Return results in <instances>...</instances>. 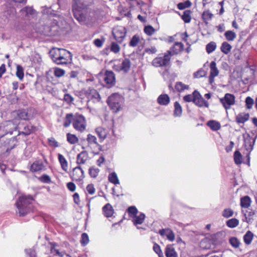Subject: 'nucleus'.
<instances>
[{
    "mask_svg": "<svg viewBox=\"0 0 257 257\" xmlns=\"http://www.w3.org/2000/svg\"><path fill=\"white\" fill-rule=\"evenodd\" d=\"M49 53L53 62L58 65L67 64L72 60L71 53L64 49L53 48Z\"/></svg>",
    "mask_w": 257,
    "mask_h": 257,
    "instance_id": "f257e3e1",
    "label": "nucleus"
},
{
    "mask_svg": "<svg viewBox=\"0 0 257 257\" xmlns=\"http://www.w3.org/2000/svg\"><path fill=\"white\" fill-rule=\"evenodd\" d=\"M32 201L33 198L30 196L19 197L16 204L20 216H24L30 211Z\"/></svg>",
    "mask_w": 257,
    "mask_h": 257,
    "instance_id": "f03ea898",
    "label": "nucleus"
},
{
    "mask_svg": "<svg viewBox=\"0 0 257 257\" xmlns=\"http://www.w3.org/2000/svg\"><path fill=\"white\" fill-rule=\"evenodd\" d=\"M123 97L118 93H113L108 97L107 102L111 110L114 112L119 111L123 102Z\"/></svg>",
    "mask_w": 257,
    "mask_h": 257,
    "instance_id": "7ed1b4c3",
    "label": "nucleus"
},
{
    "mask_svg": "<svg viewBox=\"0 0 257 257\" xmlns=\"http://www.w3.org/2000/svg\"><path fill=\"white\" fill-rule=\"evenodd\" d=\"M131 62L130 59L125 58L122 62L118 61H114L112 68L117 72H122L123 73H127L130 70Z\"/></svg>",
    "mask_w": 257,
    "mask_h": 257,
    "instance_id": "20e7f679",
    "label": "nucleus"
},
{
    "mask_svg": "<svg viewBox=\"0 0 257 257\" xmlns=\"http://www.w3.org/2000/svg\"><path fill=\"white\" fill-rule=\"evenodd\" d=\"M73 126L76 130L80 132H83L86 126L84 116L81 114H76L73 118Z\"/></svg>",
    "mask_w": 257,
    "mask_h": 257,
    "instance_id": "39448f33",
    "label": "nucleus"
},
{
    "mask_svg": "<svg viewBox=\"0 0 257 257\" xmlns=\"http://www.w3.org/2000/svg\"><path fill=\"white\" fill-rule=\"evenodd\" d=\"M126 29L124 27L117 26L112 30V35L115 40L118 43H121L126 36Z\"/></svg>",
    "mask_w": 257,
    "mask_h": 257,
    "instance_id": "423d86ee",
    "label": "nucleus"
},
{
    "mask_svg": "<svg viewBox=\"0 0 257 257\" xmlns=\"http://www.w3.org/2000/svg\"><path fill=\"white\" fill-rule=\"evenodd\" d=\"M220 103L226 109H229L235 103V96L230 93H226L223 97L220 98Z\"/></svg>",
    "mask_w": 257,
    "mask_h": 257,
    "instance_id": "0eeeda50",
    "label": "nucleus"
},
{
    "mask_svg": "<svg viewBox=\"0 0 257 257\" xmlns=\"http://www.w3.org/2000/svg\"><path fill=\"white\" fill-rule=\"evenodd\" d=\"M170 54H166L163 57L155 58L152 61V64L156 67L166 66L170 64Z\"/></svg>",
    "mask_w": 257,
    "mask_h": 257,
    "instance_id": "6e6552de",
    "label": "nucleus"
},
{
    "mask_svg": "<svg viewBox=\"0 0 257 257\" xmlns=\"http://www.w3.org/2000/svg\"><path fill=\"white\" fill-rule=\"evenodd\" d=\"M104 85L107 88L114 86L115 83V77L114 73L111 71L106 70L104 73Z\"/></svg>",
    "mask_w": 257,
    "mask_h": 257,
    "instance_id": "1a4fd4ad",
    "label": "nucleus"
},
{
    "mask_svg": "<svg viewBox=\"0 0 257 257\" xmlns=\"http://www.w3.org/2000/svg\"><path fill=\"white\" fill-rule=\"evenodd\" d=\"M194 100L193 103L199 107H205L208 108L209 107L208 102L206 101L201 95L200 93L197 90L193 92Z\"/></svg>",
    "mask_w": 257,
    "mask_h": 257,
    "instance_id": "9d476101",
    "label": "nucleus"
},
{
    "mask_svg": "<svg viewBox=\"0 0 257 257\" xmlns=\"http://www.w3.org/2000/svg\"><path fill=\"white\" fill-rule=\"evenodd\" d=\"M85 95L89 99L94 102H99L100 100V96L96 90L88 88L84 92Z\"/></svg>",
    "mask_w": 257,
    "mask_h": 257,
    "instance_id": "9b49d317",
    "label": "nucleus"
},
{
    "mask_svg": "<svg viewBox=\"0 0 257 257\" xmlns=\"http://www.w3.org/2000/svg\"><path fill=\"white\" fill-rule=\"evenodd\" d=\"M22 15L27 20H30L37 16L36 11L30 6H26L21 10Z\"/></svg>",
    "mask_w": 257,
    "mask_h": 257,
    "instance_id": "f8f14e48",
    "label": "nucleus"
},
{
    "mask_svg": "<svg viewBox=\"0 0 257 257\" xmlns=\"http://www.w3.org/2000/svg\"><path fill=\"white\" fill-rule=\"evenodd\" d=\"M159 233L162 237H166L168 240L171 242L174 241L175 240V234L173 230L169 228L160 229L159 231Z\"/></svg>",
    "mask_w": 257,
    "mask_h": 257,
    "instance_id": "ddd939ff",
    "label": "nucleus"
},
{
    "mask_svg": "<svg viewBox=\"0 0 257 257\" xmlns=\"http://www.w3.org/2000/svg\"><path fill=\"white\" fill-rule=\"evenodd\" d=\"M210 75L209 77V82L212 84L214 82V78L219 74V71L216 67V64L214 61H212L210 64Z\"/></svg>",
    "mask_w": 257,
    "mask_h": 257,
    "instance_id": "4468645a",
    "label": "nucleus"
},
{
    "mask_svg": "<svg viewBox=\"0 0 257 257\" xmlns=\"http://www.w3.org/2000/svg\"><path fill=\"white\" fill-rule=\"evenodd\" d=\"M83 9H84L74 6L72 7L74 17L80 23H83L85 21V17L81 12Z\"/></svg>",
    "mask_w": 257,
    "mask_h": 257,
    "instance_id": "2eb2a0df",
    "label": "nucleus"
},
{
    "mask_svg": "<svg viewBox=\"0 0 257 257\" xmlns=\"http://www.w3.org/2000/svg\"><path fill=\"white\" fill-rule=\"evenodd\" d=\"M71 177L75 181H80L84 178V171L80 166L73 169Z\"/></svg>",
    "mask_w": 257,
    "mask_h": 257,
    "instance_id": "dca6fc26",
    "label": "nucleus"
},
{
    "mask_svg": "<svg viewBox=\"0 0 257 257\" xmlns=\"http://www.w3.org/2000/svg\"><path fill=\"white\" fill-rule=\"evenodd\" d=\"M3 9L5 15L7 18H11L15 16L16 15V10L13 7L10 6L9 4H6L3 6Z\"/></svg>",
    "mask_w": 257,
    "mask_h": 257,
    "instance_id": "f3484780",
    "label": "nucleus"
},
{
    "mask_svg": "<svg viewBox=\"0 0 257 257\" xmlns=\"http://www.w3.org/2000/svg\"><path fill=\"white\" fill-rule=\"evenodd\" d=\"M183 48L184 45L181 42H176L167 54H170V56L177 54L183 50Z\"/></svg>",
    "mask_w": 257,
    "mask_h": 257,
    "instance_id": "a211bd4d",
    "label": "nucleus"
},
{
    "mask_svg": "<svg viewBox=\"0 0 257 257\" xmlns=\"http://www.w3.org/2000/svg\"><path fill=\"white\" fill-rule=\"evenodd\" d=\"M157 101L160 105L167 106L170 102V98L168 94H162L158 96Z\"/></svg>",
    "mask_w": 257,
    "mask_h": 257,
    "instance_id": "6ab92c4d",
    "label": "nucleus"
},
{
    "mask_svg": "<svg viewBox=\"0 0 257 257\" xmlns=\"http://www.w3.org/2000/svg\"><path fill=\"white\" fill-rule=\"evenodd\" d=\"M95 132L97 134L99 141L100 143L102 142L106 138L107 131L104 128L99 126L95 128Z\"/></svg>",
    "mask_w": 257,
    "mask_h": 257,
    "instance_id": "aec40b11",
    "label": "nucleus"
},
{
    "mask_svg": "<svg viewBox=\"0 0 257 257\" xmlns=\"http://www.w3.org/2000/svg\"><path fill=\"white\" fill-rule=\"evenodd\" d=\"M92 2L93 0H74L73 6L85 9Z\"/></svg>",
    "mask_w": 257,
    "mask_h": 257,
    "instance_id": "412c9836",
    "label": "nucleus"
},
{
    "mask_svg": "<svg viewBox=\"0 0 257 257\" xmlns=\"http://www.w3.org/2000/svg\"><path fill=\"white\" fill-rule=\"evenodd\" d=\"M255 141V138L252 139L249 136L244 139V146L247 151L251 152L252 150Z\"/></svg>",
    "mask_w": 257,
    "mask_h": 257,
    "instance_id": "4be33fe9",
    "label": "nucleus"
},
{
    "mask_svg": "<svg viewBox=\"0 0 257 257\" xmlns=\"http://www.w3.org/2000/svg\"><path fill=\"white\" fill-rule=\"evenodd\" d=\"M44 167L41 161H36L31 165L30 170L32 172H38L43 170Z\"/></svg>",
    "mask_w": 257,
    "mask_h": 257,
    "instance_id": "5701e85b",
    "label": "nucleus"
},
{
    "mask_svg": "<svg viewBox=\"0 0 257 257\" xmlns=\"http://www.w3.org/2000/svg\"><path fill=\"white\" fill-rule=\"evenodd\" d=\"M88 158V154L85 151H82L77 157V164L78 165L84 164Z\"/></svg>",
    "mask_w": 257,
    "mask_h": 257,
    "instance_id": "b1692460",
    "label": "nucleus"
},
{
    "mask_svg": "<svg viewBox=\"0 0 257 257\" xmlns=\"http://www.w3.org/2000/svg\"><path fill=\"white\" fill-rule=\"evenodd\" d=\"M249 114L246 113H240L235 117V120L237 123H244L249 119Z\"/></svg>",
    "mask_w": 257,
    "mask_h": 257,
    "instance_id": "393cba45",
    "label": "nucleus"
},
{
    "mask_svg": "<svg viewBox=\"0 0 257 257\" xmlns=\"http://www.w3.org/2000/svg\"><path fill=\"white\" fill-rule=\"evenodd\" d=\"M166 257H178V254L172 245H167L165 249Z\"/></svg>",
    "mask_w": 257,
    "mask_h": 257,
    "instance_id": "a878e982",
    "label": "nucleus"
},
{
    "mask_svg": "<svg viewBox=\"0 0 257 257\" xmlns=\"http://www.w3.org/2000/svg\"><path fill=\"white\" fill-rule=\"evenodd\" d=\"M103 214L106 217H111L113 214V209L112 206L107 203L102 208Z\"/></svg>",
    "mask_w": 257,
    "mask_h": 257,
    "instance_id": "bb28decb",
    "label": "nucleus"
},
{
    "mask_svg": "<svg viewBox=\"0 0 257 257\" xmlns=\"http://www.w3.org/2000/svg\"><path fill=\"white\" fill-rule=\"evenodd\" d=\"M58 159L62 169L64 171L67 172L68 170V163L65 157L62 154H58Z\"/></svg>",
    "mask_w": 257,
    "mask_h": 257,
    "instance_id": "cd10ccee",
    "label": "nucleus"
},
{
    "mask_svg": "<svg viewBox=\"0 0 257 257\" xmlns=\"http://www.w3.org/2000/svg\"><path fill=\"white\" fill-rule=\"evenodd\" d=\"M86 141L89 146H99L97 141L96 137L91 134H89L87 135Z\"/></svg>",
    "mask_w": 257,
    "mask_h": 257,
    "instance_id": "c85d7f7f",
    "label": "nucleus"
},
{
    "mask_svg": "<svg viewBox=\"0 0 257 257\" xmlns=\"http://www.w3.org/2000/svg\"><path fill=\"white\" fill-rule=\"evenodd\" d=\"M142 40V39L141 38L139 35H135L131 39L129 46L132 47H137L141 42Z\"/></svg>",
    "mask_w": 257,
    "mask_h": 257,
    "instance_id": "c756f323",
    "label": "nucleus"
},
{
    "mask_svg": "<svg viewBox=\"0 0 257 257\" xmlns=\"http://www.w3.org/2000/svg\"><path fill=\"white\" fill-rule=\"evenodd\" d=\"M208 126L212 131H216L219 130L221 127L220 123L215 120H209L207 123Z\"/></svg>",
    "mask_w": 257,
    "mask_h": 257,
    "instance_id": "7c9ffc66",
    "label": "nucleus"
},
{
    "mask_svg": "<svg viewBox=\"0 0 257 257\" xmlns=\"http://www.w3.org/2000/svg\"><path fill=\"white\" fill-rule=\"evenodd\" d=\"M182 113V108L180 103L176 101L174 103V110L173 115L175 117H180Z\"/></svg>",
    "mask_w": 257,
    "mask_h": 257,
    "instance_id": "2f4dec72",
    "label": "nucleus"
},
{
    "mask_svg": "<svg viewBox=\"0 0 257 257\" xmlns=\"http://www.w3.org/2000/svg\"><path fill=\"white\" fill-rule=\"evenodd\" d=\"M145 218V214L141 213L139 215L135 216L133 221L135 225L141 224L143 223Z\"/></svg>",
    "mask_w": 257,
    "mask_h": 257,
    "instance_id": "473e14b6",
    "label": "nucleus"
},
{
    "mask_svg": "<svg viewBox=\"0 0 257 257\" xmlns=\"http://www.w3.org/2000/svg\"><path fill=\"white\" fill-rule=\"evenodd\" d=\"M231 46L226 42L222 43L220 50L221 51L225 54H228L231 51Z\"/></svg>",
    "mask_w": 257,
    "mask_h": 257,
    "instance_id": "72a5a7b5",
    "label": "nucleus"
},
{
    "mask_svg": "<svg viewBox=\"0 0 257 257\" xmlns=\"http://www.w3.org/2000/svg\"><path fill=\"white\" fill-rule=\"evenodd\" d=\"M253 234L250 231H247L243 236L244 243L247 244H250L252 240Z\"/></svg>",
    "mask_w": 257,
    "mask_h": 257,
    "instance_id": "f704fd0d",
    "label": "nucleus"
},
{
    "mask_svg": "<svg viewBox=\"0 0 257 257\" xmlns=\"http://www.w3.org/2000/svg\"><path fill=\"white\" fill-rule=\"evenodd\" d=\"M251 200L248 196H244L240 200V205L242 208H247L250 205Z\"/></svg>",
    "mask_w": 257,
    "mask_h": 257,
    "instance_id": "c9c22d12",
    "label": "nucleus"
},
{
    "mask_svg": "<svg viewBox=\"0 0 257 257\" xmlns=\"http://www.w3.org/2000/svg\"><path fill=\"white\" fill-rule=\"evenodd\" d=\"M224 36L227 41H233L236 38V35L232 31L228 30L225 32Z\"/></svg>",
    "mask_w": 257,
    "mask_h": 257,
    "instance_id": "e433bc0d",
    "label": "nucleus"
},
{
    "mask_svg": "<svg viewBox=\"0 0 257 257\" xmlns=\"http://www.w3.org/2000/svg\"><path fill=\"white\" fill-rule=\"evenodd\" d=\"M108 180L110 182L116 185L119 184V181L115 172H112L109 174L108 177Z\"/></svg>",
    "mask_w": 257,
    "mask_h": 257,
    "instance_id": "4c0bfd02",
    "label": "nucleus"
},
{
    "mask_svg": "<svg viewBox=\"0 0 257 257\" xmlns=\"http://www.w3.org/2000/svg\"><path fill=\"white\" fill-rule=\"evenodd\" d=\"M67 141L70 144L74 145L78 142V139L75 135L68 133L67 134Z\"/></svg>",
    "mask_w": 257,
    "mask_h": 257,
    "instance_id": "58836bf2",
    "label": "nucleus"
},
{
    "mask_svg": "<svg viewBox=\"0 0 257 257\" xmlns=\"http://www.w3.org/2000/svg\"><path fill=\"white\" fill-rule=\"evenodd\" d=\"M239 220L236 218H231L228 220L226 222V225L231 228H234L238 225Z\"/></svg>",
    "mask_w": 257,
    "mask_h": 257,
    "instance_id": "ea45409f",
    "label": "nucleus"
},
{
    "mask_svg": "<svg viewBox=\"0 0 257 257\" xmlns=\"http://www.w3.org/2000/svg\"><path fill=\"white\" fill-rule=\"evenodd\" d=\"M49 244L51 245V252L52 253L55 252L57 255H58L60 257L63 256L64 253L59 252V251L57 249L55 248V247L57 246V244L56 243L53 242H50Z\"/></svg>",
    "mask_w": 257,
    "mask_h": 257,
    "instance_id": "a19ab883",
    "label": "nucleus"
},
{
    "mask_svg": "<svg viewBox=\"0 0 257 257\" xmlns=\"http://www.w3.org/2000/svg\"><path fill=\"white\" fill-rule=\"evenodd\" d=\"M24 68L20 65L17 66L16 76L20 80H22L24 78Z\"/></svg>",
    "mask_w": 257,
    "mask_h": 257,
    "instance_id": "79ce46f5",
    "label": "nucleus"
},
{
    "mask_svg": "<svg viewBox=\"0 0 257 257\" xmlns=\"http://www.w3.org/2000/svg\"><path fill=\"white\" fill-rule=\"evenodd\" d=\"M234 161L236 164H240L242 162V155L238 151H235L234 153Z\"/></svg>",
    "mask_w": 257,
    "mask_h": 257,
    "instance_id": "37998d69",
    "label": "nucleus"
},
{
    "mask_svg": "<svg viewBox=\"0 0 257 257\" xmlns=\"http://www.w3.org/2000/svg\"><path fill=\"white\" fill-rule=\"evenodd\" d=\"M73 114L71 113H68L66 115L65 120L63 124L64 127H67L70 125L71 122H73Z\"/></svg>",
    "mask_w": 257,
    "mask_h": 257,
    "instance_id": "c03bdc74",
    "label": "nucleus"
},
{
    "mask_svg": "<svg viewBox=\"0 0 257 257\" xmlns=\"http://www.w3.org/2000/svg\"><path fill=\"white\" fill-rule=\"evenodd\" d=\"M216 48V43L214 42H211L206 45V50L208 54H210L215 50Z\"/></svg>",
    "mask_w": 257,
    "mask_h": 257,
    "instance_id": "a18cd8bd",
    "label": "nucleus"
},
{
    "mask_svg": "<svg viewBox=\"0 0 257 257\" xmlns=\"http://www.w3.org/2000/svg\"><path fill=\"white\" fill-rule=\"evenodd\" d=\"M175 88L178 91L181 92L185 89H188L189 88V86L183 84L181 82H178L175 85Z\"/></svg>",
    "mask_w": 257,
    "mask_h": 257,
    "instance_id": "49530a36",
    "label": "nucleus"
},
{
    "mask_svg": "<svg viewBox=\"0 0 257 257\" xmlns=\"http://www.w3.org/2000/svg\"><path fill=\"white\" fill-rule=\"evenodd\" d=\"M233 211L230 208H226L223 210L222 215L224 218H228L233 216Z\"/></svg>",
    "mask_w": 257,
    "mask_h": 257,
    "instance_id": "de8ad7c7",
    "label": "nucleus"
},
{
    "mask_svg": "<svg viewBox=\"0 0 257 257\" xmlns=\"http://www.w3.org/2000/svg\"><path fill=\"white\" fill-rule=\"evenodd\" d=\"M65 71L64 70L56 67L54 69V74L57 77H61L64 75Z\"/></svg>",
    "mask_w": 257,
    "mask_h": 257,
    "instance_id": "09e8293b",
    "label": "nucleus"
},
{
    "mask_svg": "<svg viewBox=\"0 0 257 257\" xmlns=\"http://www.w3.org/2000/svg\"><path fill=\"white\" fill-rule=\"evenodd\" d=\"M144 31L147 35L152 36L155 33V30L152 26L148 25L145 27Z\"/></svg>",
    "mask_w": 257,
    "mask_h": 257,
    "instance_id": "8fccbe9b",
    "label": "nucleus"
},
{
    "mask_svg": "<svg viewBox=\"0 0 257 257\" xmlns=\"http://www.w3.org/2000/svg\"><path fill=\"white\" fill-rule=\"evenodd\" d=\"M153 250L158 255L159 257H164L160 246L157 243H155L154 244Z\"/></svg>",
    "mask_w": 257,
    "mask_h": 257,
    "instance_id": "3c124183",
    "label": "nucleus"
},
{
    "mask_svg": "<svg viewBox=\"0 0 257 257\" xmlns=\"http://www.w3.org/2000/svg\"><path fill=\"white\" fill-rule=\"evenodd\" d=\"M229 243L234 248L238 247L240 245V242L239 240L235 237H232L230 238Z\"/></svg>",
    "mask_w": 257,
    "mask_h": 257,
    "instance_id": "603ef678",
    "label": "nucleus"
},
{
    "mask_svg": "<svg viewBox=\"0 0 257 257\" xmlns=\"http://www.w3.org/2000/svg\"><path fill=\"white\" fill-rule=\"evenodd\" d=\"M182 19L185 23H189L191 20L190 11H185L182 16Z\"/></svg>",
    "mask_w": 257,
    "mask_h": 257,
    "instance_id": "864d4df0",
    "label": "nucleus"
},
{
    "mask_svg": "<svg viewBox=\"0 0 257 257\" xmlns=\"http://www.w3.org/2000/svg\"><path fill=\"white\" fill-rule=\"evenodd\" d=\"M191 5V2L190 1H187L185 3H179L177 5V7L179 10H184L186 8L190 7Z\"/></svg>",
    "mask_w": 257,
    "mask_h": 257,
    "instance_id": "5fc2aeb1",
    "label": "nucleus"
},
{
    "mask_svg": "<svg viewBox=\"0 0 257 257\" xmlns=\"http://www.w3.org/2000/svg\"><path fill=\"white\" fill-rule=\"evenodd\" d=\"M99 170L97 168L91 167L89 170V173L91 177L96 178L98 175Z\"/></svg>",
    "mask_w": 257,
    "mask_h": 257,
    "instance_id": "6e6d98bb",
    "label": "nucleus"
},
{
    "mask_svg": "<svg viewBox=\"0 0 257 257\" xmlns=\"http://www.w3.org/2000/svg\"><path fill=\"white\" fill-rule=\"evenodd\" d=\"M25 252L29 257H36V252L34 247L26 249Z\"/></svg>",
    "mask_w": 257,
    "mask_h": 257,
    "instance_id": "4d7b16f0",
    "label": "nucleus"
},
{
    "mask_svg": "<svg viewBox=\"0 0 257 257\" xmlns=\"http://www.w3.org/2000/svg\"><path fill=\"white\" fill-rule=\"evenodd\" d=\"M17 114L20 119L26 120L29 118L28 113L25 110H20L18 111Z\"/></svg>",
    "mask_w": 257,
    "mask_h": 257,
    "instance_id": "13d9d810",
    "label": "nucleus"
},
{
    "mask_svg": "<svg viewBox=\"0 0 257 257\" xmlns=\"http://www.w3.org/2000/svg\"><path fill=\"white\" fill-rule=\"evenodd\" d=\"M254 103L253 99L249 96H248L245 99V105L246 107L248 109L252 108V105Z\"/></svg>",
    "mask_w": 257,
    "mask_h": 257,
    "instance_id": "bf43d9fd",
    "label": "nucleus"
},
{
    "mask_svg": "<svg viewBox=\"0 0 257 257\" xmlns=\"http://www.w3.org/2000/svg\"><path fill=\"white\" fill-rule=\"evenodd\" d=\"M89 242V238L88 235L86 233H83L81 234V243L83 245L87 244Z\"/></svg>",
    "mask_w": 257,
    "mask_h": 257,
    "instance_id": "052dcab7",
    "label": "nucleus"
},
{
    "mask_svg": "<svg viewBox=\"0 0 257 257\" xmlns=\"http://www.w3.org/2000/svg\"><path fill=\"white\" fill-rule=\"evenodd\" d=\"M120 50V47L118 44L114 42H112L111 44L110 50L111 52L114 53H117L119 52Z\"/></svg>",
    "mask_w": 257,
    "mask_h": 257,
    "instance_id": "680f3d73",
    "label": "nucleus"
},
{
    "mask_svg": "<svg viewBox=\"0 0 257 257\" xmlns=\"http://www.w3.org/2000/svg\"><path fill=\"white\" fill-rule=\"evenodd\" d=\"M39 180L43 183H49L51 182V178L48 175L44 174L41 176Z\"/></svg>",
    "mask_w": 257,
    "mask_h": 257,
    "instance_id": "e2e57ef3",
    "label": "nucleus"
},
{
    "mask_svg": "<svg viewBox=\"0 0 257 257\" xmlns=\"http://www.w3.org/2000/svg\"><path fill=\"white\" fill-rule=\"evenodd\" d=\"M63 99L68 104H70L74 101L73 97L68 93L64 94Z\"/></svg>",
    "mask_w": 257,
    "mask_h": 257,
    "instance_id": "0e129e2a",
    "label": "nucleus"
},
{
    "mask_svg": "<svg viewBox=\"0 0 257 257\" xmlns=\"http://www.w3.org/2000/svg\"><path fill=\"white\" fill-rule=\"evenodd\" d=\"M127 211L130 216L134 215L135 216L138 213V210L135 206L130 207L127 209Z\"/></svg>",
    "mask_w": 257,
    "mask_h": 257,
    "instance_id": "69168bd1",
    "label": "nucleus"
},
{
    "mask_svg": "<svg viewBox=\"0 0 257 257\" xmlns=\"http://www.w3.org/2000/svg\"><path fill=\"white\" fill-rule=\"evenodd\" d=\"M212 17V14L209 11L204 12L202 14V18L204 20L209 21L211 19Z\"/></svg>",
    "mask_w": 257,
    "mask_h": 257,
    "instance_id": "338daca9",
    "label": "nucleus"
},
{
    "mask_svg": "<svg viewBox=\"0 0 257 257\" xmlns=\"http://www.w3.org/2000/svg\"><path fill=\"white\" fill-rule=\"evenodd\" d=\"M48 143L50 146L57 148L59 146L58 143L56 141L54 138H49Z\"/></svg>",
    "mask_w": 257,
    "mask_h": 257,
    "instance_id": "774afa93",
    "label": "nucleus"
}]
</instances>
